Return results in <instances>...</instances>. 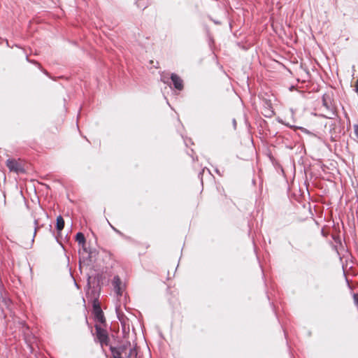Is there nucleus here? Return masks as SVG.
Instances as JSON below:
<instances>
[{
	"label": "nucleus",
	"instance_id": "nucleus-1",
	"mask_svg": "<svg viewBox=\"0 0 358 358\" xmlns=\"http://www.w3.org/2000/svg\"><path fill=\"white\" fill-rule=\"evenodd\" d=\"M6 165L10 171H13L17 173H22L24 171L22 163L13 159H8Z\"/></svg>",
	"mask_w": 358,
	"mask_h": 358
},
{
	"label": "nucleus",
	"instance_id": "nucleus-2",
	"mask_svg": "<svg viewBox=\"0 0 358 358\" xmlns=\"http://www.w3.org/2000/svg\"><path fill=\"white\" fill-rule=\"evenodd\" d=\"M96 331L97 338L101 345H107L108 341V334L106 330L101 328L99 325H96Z\"/></svg>",
	"mask_w": 358,
	"mask_h": 358
},
{
	"label": "nucleus",
	"instance_id": "nucleus-3",
	"mask_svg": "<svg viewBox=\"0 0 358 358\" xmlns=\"http://www.w3.org/2000/svg\"><path fill=\"white\" fill-rule=\"evenodd\" d=\"M93 310H94V314L96 320L101 323H103L104 322V317H103V312H102L99 305L98 303H96V302H94V303Z\"/></svg>",
	"mask_w": 358,
	"mask_h": 358
},
{
	"label": "nucleus",
	"instance_id": "nucleus-4",
	"mask_svg": "<svg viewBox=\"0 0 358 358\" xmlns=\"http://www.w3.org/2000/svg\"><path fill=\"white\" fill-rule=\"evenodd\" d=\"M171 80H172V82L173 83V85L176 89L179 90L182 89V87H183L182 80L177 75L172 74Z\"/></svg>",
	"mask_w": 358,
	"mask_h": 358
},
{
	"label": "nucleus",
	"instance_id": "nucleus-5",
	"mask_svg": "<svg viewBox=\"0 0 358 358\" xmlns=\"http://www.w3.org/2000/svg\"><path fill=\"white\" fill-rule=\"evenodd\" d=\"M120 283L121 282L120 278L117 276L114 277L113 280V285L114 287V289L117 295L122 294V288L120 287Z\"/></svg>",
	"mask_w": 358,
	"mask_h": 358
},
{
	"label": "nucleus",
	"instance_id": "nucleus-6",
	"mask_svg": "<svg viewBox=\"0 0 358 358\" xmlns=\"http://www.w3.org/2000/svg\"><path fill=\"white\" fill-rule=\"evenodd\" d=\"M64 227V221L62 217L59 216L57 218V229L58 231H61L63 229Z\"/></svg>",
	"mask_w": 358,
	"mask_h": 358
},
{
	"label": "nucleus",
	"instance_id": "nucleus-7",
	"mask_svg": "<svg viewBox=\"0 0 358 358\" xmlns=\"http://www.w3.org/2000/svg\"><path fill=\"white\" fill-rule=\"evenodd\" d=\"M122 350H124L122 354L124 353V355H127L128 358H131L132 356H136V351L134 348H129V353H127L126 349L122 348Z\"/></svg>",
	"mask_w": 358,
	"mask_h": 358
},
{
	"label": "nucleus",
	"instance_id": "nucleus-8",
	"mask_svg": "<svg viewBox=\"0 0 358 358\" xmlns=\"http://www.w3.org/2000/svg\"><path fill=\"white\" fill-rule=\"evenodd\" d=\"M76 241L79 244L84 245L85 243V238L82 233L79 232L76 234Z\"/></svg>",
	"mask_w": 358,
	"mask_h": 358
},
{
	"label": "nucleus",
	"instance_id": "nucleus-9",
	"mask_svg": "<svg viewBox=\"0 0 358 358\" xmlns=\"http://www.w3.org/2000/svg\"><path fill=\"white\" fill-rule=\"evenodd\" d=\"M124 350H119L113 352V357L114 358H122V352Z\"/></svg>",
	"mask_w": 358,
	"mask_h": 358
},
{
	"label": "nucleus",
	"instance_id": "nucleus-10",
	"mask_svg": "<svg viewBox=\"0 0 358 358\" xmlns=\"http://www.w3.org/2000/svg\"><path fill=\"white\" fill-rule=\"evenodd\" d=\"M34 224H35V229H34V237L35 236V235L36 234V231L38 229V220H36L34 221Z\"/></svg>",
	"mask_w": 358,
	"mask_h": 358
},
{
	"label": "nucleus",
	"instance_id": "nucleus-11",
	"mask_svg": "<svg viewBox=\"0 0 358 358\" xmlns=\"http://www.w3.org/2000/svg\"><path fill=\"white\" fill-rule=\"evenodd\" d=\"M354 131L356 136L358 138V124L354 125Z\"/></svg>",
	"mask_w": 358,
	"mask_h": 358
},
{
	"label": "nucleus",
	"instance_id": "nucleus-12",
	"mask_svg": "<svg viewBox=\"0 0 358 358\" xmlns=\"http://www.w3.org/2000/svg\"><path fill=\"white\" fill-rule=\"evenodd\" d=\"M354 299L356 302V304L358 306V295H355Z\"/></svg>",
	"mask_w": 358,
	"mask_h": 358
},
{
	"label": "nucleus",
	"instance_id": "nucleus-13",
	"mask_svg": "<svg viewBox=\"0 0 358 358\" xmlns=\"http://www.w3.org/2000/svg\"><path fill=\"white\" fill-rule=\"evenodd\" d=\"M357 92H358V86H357Z\"/></svg>",
	"mask_w": 358,
	"mask_h": 358
}]
</instances>
